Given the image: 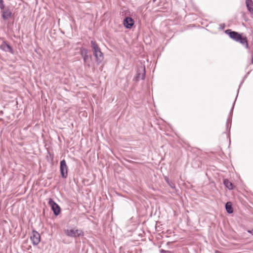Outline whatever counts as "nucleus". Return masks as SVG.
<instances>
[{"label": "nucleus", "instance_id": "3", "mask_svg": "<svg viewBox=\"0 0 253 253\" xmlns=\"http://www.w3.org/2000/svg\"><path fill=\"white\" fill-rule=\"evenodd\" d=\"M64 232L67 236L71 237H77L79 236H83L84 235V232L82 230L80 229H67L64 231Z\"/></svg>", "mask_w": 253, "mask_h": 253}, {"label": "nucleus", "instance_id": "10", "mask_svg": "<svg viewBox=\"0 0 253 253\" xmlns=\"http://www.w3.org/2000/svg\"><path fill=\"white\" fill-rule=\"evenodd\" d=\"M246 4L248 10L253 13V1L252 0H246Z\"/></svg>", "mask_w": 253, "mask_h": 253}, {"label": "nucleus", "instance_id": "6", "mask_svg": "<svg viewBox=\"0 0 253 253\" xmlns=\"http://www.w3.org/2000/svg\"><path fill=\"white\" fill-rule=\"evenodd\" d=\"M48 204L51 206V209L55 215H57L60 212V208L52 199L50 198L48 201Z\"/></svg>", "mask_w": 253, "mask_h": 253}, {"label": "nucleus", "instance_id": "20", "mask_svg": "<svg viewBox=\"0 0 253 253\" xmlns=\"http://www.w3.org/2000/svg\"><path fill=\"white\" fill-rule=\"evenodd\" d=\"M156 0H153V2H155Z\"/></svg>", "mask_w": 253, "mask_h": 253}, {"label": "nucleus", "instance_id": "11", "mask_svg": "<svg viewBox=\"0 0 253 253\" xmlns=\"http://www.w3.org/2000/svg\"><path fill=\"white\" fill-rule=\"evenodd\" d=\"M11 11L9 9H6L2 11V17L4 19L7 20L11 17Z\"/></svg>", "mask_w": 253, "mask_h": 253}, {"label": "nucleus", "instance_id": "17", "mask_svg": "<svg viewBox=\"0 0 253 253\" xmlns=\"http://www.w3.org/2000/svg\"><path fill=\"white\" fill-rule=\"evenodd\" d=\"M5 6L3 0H0V8L1 10H3Z\"/></svg>", "mask_w": 253, "mask_h": 253}, {"label": "nucleus", "instance_id": "13", "mask_svg": "<svg viewBox=\"0 0 253 253\" xmlns=\"http://www.w3.org/2000/svg\"><path fill=\"white\" fill-rule=\"evenodd\" d=\"M225 209L226 211L228 213H232L233 212V209L232 207V204L230 202H227L225 205Z\"/></svg>", "mask_w": 253, "mask_h": 253}, {"label": "nucleus", "instance_id": "8", "mask_svg": "<svg viewBox=\"0 0 253 253\" xmlns=\"http://www.w3.org/2000/svg\"><path fill=\"white\" fill-rule=\"evenodd\" d=\"M0 49L6 52H9L11 53H13V50L12 47L5 42H3L0 46Z\"/></svg>", "mask_w": 253, "mask_h": 253}, {"label": "nucleus", "instance_id": "4", "mask_svg": "<svg viewBox=\"0 0 253 253\" xmlns=\"http://www.w3.org/2000/svg\"><path fill=\"white\" fill-rule=\"evenodd\" d=\"M60 171L61 172V176L65 178L68 175V167L65 160H63L60 162Z\"/></svg>", "mask_w": 253, "mask_h": 253}, {"label": "nucleus", "instance_id": "19", "mask_svg": "<svg viewBox=\"0 0 253 253\" xmlns=\"http://www.w3.org/2000/svg\"><path fill=\"white\" fill-rule=\"evenodd\" d=\"M252 63H253V58L252 59Z\"/></svg>", "mask_w": 253, "mask_h": 253}, {"label": "nucleus", "instance_id": "15", "mask_svg": "<svg viewBox=\"0 0 253 253\" xmlns=\"http://www.w3.org/2000/svg\"><path fill=\"white\" fill-rule=\"evenodd\" d=\"M165 179L167 183L169 185L170 187H171L173 189L175 188L174 183H173L172 181H170L168 177H166Z\"/></svg>", "mask_w": 253, "mask_h": 253}, {"label": "nucleus", "instance_id": "12", "mask_svg": "<svg viewBox=\"0 0 253 253\" xmlns=\"http://www.w3.org/2000/svg\"><path fill=\"white\" fill-rule=\"evenodd\" d=\"M223 184L225 186L226 188H227L229 190H232L233 188V184L229 181L227 179H225L223 180Z\"/></svg>", "mask_w": 253, "mask_h": 253}, {"label": "nucleus", "instance_id": "7", "mask_svg": "<svg viewBox=\"0 0 253 253\" xmlns=\"http://www.w3.org/2000/svg\"><path fill=\"white\" fill-rule=\"evenodd\" d=\"M123 24L126 28L129 29L134 25V21L131 17H126L124 20Z\"/></svg>", "mask_w": 253, "mask_h": 253}, {"label": "nucleus", "instance_id": "2", "mask_svg": "<svg viewBox=\"0 0 253 253\" xmlns=\"http://www.w3.org/2000/svg\"><path fill=\"white\" fill-rule=\"evenodd\" d=\"M90 43L93 54L95 57L96 61L97 64H99L101 63L104 59L103 54L95 41H91Z\"/></svg>", "mask_w": 253, "mask_h": 253}, {"label": "nucleus", "instance_id": "5", "mask_svg": "<svg viewBox=\"0 0 253 253\" xmlns=\"http://www.w3.org/2000/svg\"><path fill=\"white\" fill-rule=\"evenodd\" d=\"M30 239L34 245H37L40 242L41 236L37 231L33 230L31 233Z\"/></svg>", "mask_w": 253, "mask_h": 253}, {"label": "nucleus", "instance_id": "1", "mask_svg": "<svg viewBox=\"0 0 253 253\" xmlns=\"http://www.w3.org/2000/svg\"><path fill=\"white\" fill-rule=\"evenodd\" d=\"M225 33L227 34L230 38L245 45L246 48H248V43L247 39L246 37H242L241 34L237 32L232 31L230 29H228L225 31Z\"/></svg>", "mask_w": 253, "mask_h": 253}, {"label": "nucleus", "instance_id": "9", "mask_svg": "<svg viewBox=\"0 0 253 253\" xmlns=\"http://www.w3.org/2000/svg\"><path fill=\"white\" fill-rule=\"evenodd\" d=\"M84 60V63L85 66H87L88 68L90 67V62L91 60V56L87 55L82 57Z\"/></svg>", "mask_w": 253, "mask_h": 253}, {"label": "nucleus", "instance_id": "16", "mask_svg": "<svg viewBox=\"0 0 253 253\" xmlns=\"http://www.w3.org/2000/svg\"><path fill=\"white\" fill-rule=\"evenodd\" d=\"M142 71L143 73L141 75L140 74H138V78H141L142 80H143L145 78V68L144 67L142 69Z\"/></svg>", "mask_w": 253, "mask_h": 253}, {"label": "nucleus", "instance_id": "14", "mask_svg": "<svg viewBox=\"0 0 253 253\" xmlns=\"http://www.w3.org/2000/svg\"><path fill=\"white\" fill-rule=\"evenodd\" d=\"M80 53L82 57L88 55V50L85 48L81 47L80 48Z\"/></svg>", "mask_w": 253, "mask_h": 253}, {"label": "nucleus", "instance_id": "18", "mask_svg": "<svg viewBox=\"0 0 253 253\" xmlns=\"http://www.w3.org/2000/svg\"><path fill=\"white\" fill-rule=\"evenodd\" d=\"M3 113V111H0V115H2Z\"/></svg>", "mask_w": 253, "mask_h": 253}]
</instances>
